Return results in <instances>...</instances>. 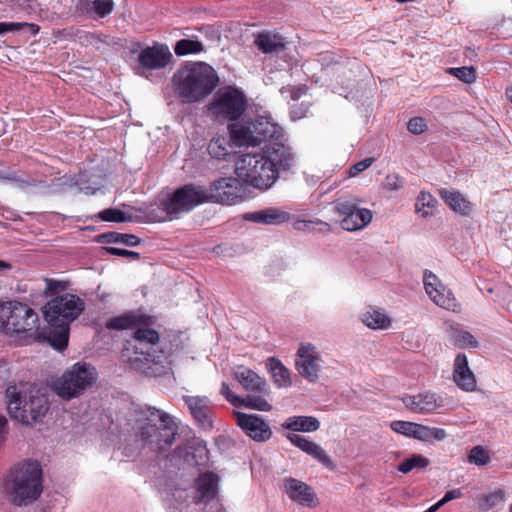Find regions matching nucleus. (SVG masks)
<instances>
[{
    "mask_svg": "<svg viewBox=\"0 0 512 512\" xmlns=\"http://www.w3.org/2000/svg\"><path fill=\"white\" fill-rule=\"evenodd\" d=\"M294 164L292 149L275 141L266 143L258 152L242 154L236 162L237 177L247 185L267 190L279 178L282 171H288Z\"/></svg>",
    "mask_w": 512,
    "mask_h": 512,
    "instance_id": "obj_1",
    "label": "nucleus"
},
{
    "mask_svg": "<svg viewBox=\"0 0 512 512\" xmlns=\"http://www.w3.org/2000/svg\"><path fill=\"white\" fill-rule=\"evenodd\" d=\"M506 500V493L503 489H497L487 494H482L477 497V506L481 511H489L502 505Z\"/></svg>",
    "mask_w": 512,
    "mask_h": 512,
    "instance_id": "obj_33",
    "label": "nucleus"
},
{
    "mask_svg": "<svg viewBox=\"0 0 512 512\" xmlns=\"http://www.w3.org/2000/svg\"><path fill=\"white\" fill-rule=\"evenodd\" d=\"M211 202L235 204L243 199L244 189L239 178L226 177L214 181L208 188Z\"/></svg>",
    "mask_w": 512,
    "mask_h": 512,
    "instance_id": "obj_16",
    "label": "nucleus"
},
{
    "mask_svg": "<svg viewBox=\"0 0 512 512\" xmlns=\"http://www.w3.org/2000/svg\"><path fill=\"white\" fill-rule=\"evenodd\" d=\"M172 82L176 96L185 104H193L201 102L216 89L219 77L209 64L196 62L177 70Z\"/></svg>",
    "mask_w": 512,
    "mask_h": 512,
    "instance_id": "obj_5",
    "label": "nucleus"
},
{
    "mask_svg": "<svg viewBox=\"0 0 512 512\" xmlns=\"http://www.w3.org/2000/svg\"><path fill=\"white\" fill-rule=\"evenodd\" d=\"M6 398L10 416L27 425L39 421L48 411L47 398L30 384L8 386Z\"/></svg>",
    "mask_w": 512,
    "mask_h": 512,
    "instance_id": "obj_7",
    "label": "nucleus"
},
{
    "mask_svg": "<svg viewBox=\"0 0 512 512\" xmlns=\"http://www.w3.org/2000/svg\"><path fill=\"white\" fill-rule=\"evenodd\" d=\"M204 50L203 44L198 40L181 39L176 42L174 52L178 56L197 54Z\"/></svg>",
    "mask_w": 512,
    "mask_h": 512,
    "instance_id": "obj_36",
    "label": "nucleus"
},
{
    "mask_svg": "<svg viewBox=\"0 0 512 512\" xmlns=\"http://www.w3.org/2000/svg\"><path fill=\"white\" fill-rule=\"evenodd\" d=\"M452 379L456 386L465 392H473L477 388L476 376L470 369L464 353L457 354L454 359Z\"/></svg>",
    "mask_w": 512,
    "mask_h": 512,
    "instance_id": "obj_22",
    "label": "nucleus"
},
{
    "mask_svg": "<svg viewBox=\"0 0 512 512\" xmlns=\"http://www.w3.org/2000/svg\"><path fill=\"white\" fill-rule=\"evenodd\" d=\"M453 343L460 348H477L478 341L468 331L455 330L452 333Z\"/></svg>",
    "mask_w": 512,
    "mask_h": 512,
    "instance_id": "obj_38",
    "label": "nucleus"
},
{
    "mask_svg": "<svg viewBox=\"0 0 512 512\" xmlns=\"http://www.w3.org/2000/svg\"><path fill=\"white\" fill-rule=\"evenodd\" d=\"M154 319L141 310H132L111 318L106 327L113 330L132 329L134 340L137 342L136 351L145 356L148 363L155 365V375L161 376L170 369L168 356L163 352H157L155 347L159 343V333L152 328Z\"/></svg>",
    "mask_w": 512,
    "mask_h": 512,
    "instance_id": "obj_2",
    "label": "nucleus"
},
{
    "mask_svg": "<svg viewBox=\"0 0 512 512\" xmlns=\"http://www.w3.org/2000/svg\"><path fill=\"white\" fill-rule=\"evenodd\" d=\"M313 225H321L326 230H330V225L321 220H298L294 222L293 227L299 231H311L313 229Z\"/></svg>",
    "mask_w": 512,
    "mask_h": 512,
    "instance_id": "obj_46",
    "label": "nucleus"
},
{
    "mask_svg": "<svg viewBox=\"0 0 512 512\" xmlns=\"http://www.w3.org/2000/svg\"><path fill=\"white\" fill-rule=\"evenodd\" d=\"M490 460L489 452L481 445L474 446L467 456V461L477 466H485Z\"/></svg>",
    "mask_w": 512,
    "mask_h": 512,
    "instance_id": "obj_39",
    "label": "nucleus"
},
{
    "mask_svg": "<svg viewBox=\"0 0 512 512\" xmlns=\"http://www.w3.org/2000/svg\"><path fill=\"white\" fill-rule=\"evenodd\" d=\"M245 220L265 224V225H279L288 222L291 219L290 214L280 208L270 207L260 211L247 213L244 216Z\"/></svg>",
    "mask_w": 512,
    "mask_h": 512,
    "instance_id": "obj_27",
    "label": "nucleus"
},
{
    "mask_svg": "<svg viewBox=\"0 0 512 512\" xmlns=\"http://www.w3.org/2000/svg\"><path fill=\"white\" fill-rule=\"evenodd\" d=\"M84 301L76 295L64 294L51 299L44 307V318L49 324L47 340L52 347L63 350L68 345L69 325L84 310Z\"/></svg>",
    "mask_w": 512,
    "mask_h": 512,
    "instance_id": "obj_4",
    "label": "nucleus"
},
{
    "mask_svg": "<svg viewBox=\"0 0 512 512\" xmlns=\"http://www.w3.org/2000/svg\"><path fill=\"white\" fill-rule=\"evenodd\" d=\"M246 109V97L232 86L220 88L208 106L209 113L218 120H237Z\"/></svg>",
    "mask_w": 512,
    "mask_h": 512,
    "instance_id": "obj_11",
    "label": "nucleus"
},
{
    "mask_svg": "<svg viewBox=\"0 0 512 512\" xmlns=\"http://www.w3.org/2000/svg\"><path fill=\"white\" fill-rule=\"evenodd\" d=\"M285 490L294 502L308 507H315L317 499L314 491L306 483L290 478L285 480Z\"/></svg>",
    "mask_w": 512,
    "mask_h": 512,
    "instance_id": "obj_26",
    "label": "nucleus"
},
{
    "mask_svg": "<svg viewBox=\"0 0 512 512\" xmlns=\"http://www.w3.org/2000/svg\"><path fill=\"white\" fill-rule=\"evenodd\" d=\"M183 400L198 425L204 430L212 429L213 413L210 400L205 396H184Z\"/></svg>",
    "mask_w": 512,
    "mask_h": 512,
    "instance_id": "obj_23",
    "label": "nucleus"
},
{
    "mask_svg": "<svg viewBox=\"0 0 512 512\" xmlns=\"http://www.w3.org/2000/svg\"><path fill=\"white\" fill-rule=\"evenodd\" d=\"M384 187L390 191H396L403 187V182L397 174H389L385 177Z\"/></svg>",
    "mask_w": 512,
    "mask_h": 512,
    "instance_id": "obj_50",
    "label": "nucleus"
},
{
    "mask_svg": "<svg viewBox=\"0 0 512 512\" xmlns=\"http://www.w3.org/2000/svg\"><path fill=\"white\" fill-rule=\"evenodd\" d=\"M291 117L293 120H295V119H299V118L303 117V114L299 113V111L292 110Z\"/></svg>",
    "mask_w": 512,
    "mask_h": 512,
    "instance_id": "obj_57",
    "label": "nucleus"
},
{
    "mask_svg": "<svg viewBox=\"0 0 512 512\" xmlns=\"http://www.w3.org/2000/svg\"><path fill=\"white\" fill-rule=\"evenodd\" d=\"M219 478L213 472L200 474L191 491L192 501L196 504L207 503L214 499L218 492Z\"/></svg>",
    "mask_w": 512,
    "mask_h": 512,
    "instance_id": "obj_21",
    "label": "nucleus"
},
{
    "mask_svg": "<svg viewBox=\"0 0 512 512\" xmlns=\"http://www.w3.org/2000/svg\"><path fill=\"white\" fill-rule=\"evenodd\" d=\"M172 54L168 46L154 44L143 48L138 55V73L146 75L151 70H158L166 67L171 61Z\"/></svg>",
    "mask_w": 512,
    "mask_h": 512,
    "instance_id": "obj_17",
    "label": "nucleus"
},
{
    "mask_svg": "<svg viewBox=\"0 0 512 512\" xmlns=\"http://www.w3.org/2000/svg\"><path fill=\"white\" fill-rule=\"evenodd\" d=\"M424 512H436V509L434 508V506L432 505L429 509H427L426 511Z\"/></svg>",
    "mask_w": 512,
    "mask_h": 512,
    "instance_id": "obj_60",
    "label": "nucleus"
},
{
    "mask_svg": "<svg viewBox=\"0 0 512 512\" xmlns=\"http://www.w3.org/2000/svg\"><path fill=\"white\" fill-rule=\"evenodd\" d=\"M407 128L412 134L419 135L427 130V123L422 117H413L408 121Z\"/></svg>",
    "mask_w": 512,
    "mask_h": 512,
    "instance_id": "obj_47",
    "label": "nucleus"
},
{
    "mask_svg": "<svg viewBox=\"0 0 512 512\" xmlns=\"http://www.w3.org/2000/svg\"><path fill=\"white\" fill-rule=\"evenodd\" d=\"M423 285L427 296L435 305L454 313L461 311V305L454 297L452 291L433 272L429 270L424 271Z\"/></svg>",
    "mask_w": 512,
    "mask_h": 512,
    "instance_id": "obj_14",
    "label": "nucleus"
},
{
    "mask_svg": "<svg viewBox=\"0 0 512 512\" xmlns=\"http://www.w3.org/2000/svg\"><path fill=\"white\" fill-rule=\"evenodd\" d=\"M238 426L253 440L265 442L272 436V431L265 420L255 414L235 412Z\"/></svg>",
    "mask_w": 512,
    "mask_h": 512,
    "instance_id": "obj_20",
    "label": "nucleus"
},
{
    "mask_svg": "<svg viewBox=\"0 0 512 512\" xmlns=\"http://www.w3.org/2000/svg\"><path fill=\"white\" fill-rule=\"evenodd\" d=\"M390 427L394 432L411 438L413 433L412 431L415 428V423L397 420L391 422Z\"/></svg>",
    "mask_w": 512,
    "mask_h": 512,
    "instance_id": "obj_44",
    "label": "nucleus"
},
{
    "mask_svg": "<svg viewBox=\"0 0 512 512\" xmlns=\"http://www.w3.org/2000/svg\"><path fill=\"white\" fill-rule=\"evenodd\" d=\"M437 205V200L430 193L421 192L416 200V212L423 218L432 215V209Z\"/></svg>",
    "mask_w": 512,
    "mask_h": 512,
    "instance_id": "obj_35",
    "label": "nucleus"
},
{
    "mask_svg": "<svg viewBox=\"0 0 512 512\" xmlns=\"http://www.w3.org/2000/svg\"><path fill=\"white\" fill-rule=\"evenodd\" d=\"M24 184H26V182L21 181L20 186L22 187V185H24Z\"/></svg>",
    "mask_w": 512,
    "mask_h": 512,
    "instance_id": "obj_61",
    "label": "nucleus"
},
{
    "mask_svg": "<svg viewBox=\"0 0 512 512\" xmlns=\"http://www.w3.org/2000/svg\"><path fill=\"white\" fill-rule=\"evenodd\" d=\"M506 96L512 102V87L506 90Z\"/></svg>",
    "mask_w": 512,
    "mask_h": 512,
    "instance_id": "obj_59",
    "label": "nucleus"
},
{
    "mask_svg": "<svg viewBox=\"0 0 512 512\" xmlns=\"http://www.w3.org/2000/svg\"><path fill=\"white\" fill-rule=\"evenodd\" d=\"M205 202H210L208 188L187 184L177 189L173 196L163 203V209L168 215H177Z\"/></svg>",
    "mask_w": 512,
    "mask_h": 512,
    "instance_id": "obj_13",
    "label": "nucleus"
},
{
    "mask_svg": "<svg viewBox=\"0 0 512 512\" xmlns=\"http://www.w3.org/2000/svg\"><path fill=\"white\" fill-rule=\"evenodd\" d=\"M510 512H512V504L510 505Z\"/></svg>",
    "mask_w": 512,
    "mask_h": 512,
    "instance_id": "obj_62",
    "label": "nucleus"
},
{
    "mask_svg": "<svg viewBox=\"0 0 512 512\" xmlns=\"http://www.w3.org/2000/svg\"><path fill=\"white\" fill-rule=\"evenodd\" d=\"M462 496V492L460 489H453V490H450L448 491L444 497L439 500L437 503H435L433 506L434 508L436 509V511L442 507L444 504H446L447 502L451 501V500H454V499H459L460 497Z\"/></svg>",
    "mask_w": 512,
    "mask_h": 512,
    "instance_id": "obj_52",
    "label": "nucleus"
},
{
    "mask_svg": "<svg viewBox=\"0 0 512 512\" xmlns=\"http://www.w3.org/2000/svg\"><path fill=\"white\" fill-rule=\"evenodd\" d=\"M230 141L225 137H217L210 141L208 145L209 154L218 160L226 159L231 152Z\"/></svg>",
    "mask_w": 512,
    "mask_h": 512,
    "instance_id": "obj_34",
    "label": "nucleus"
},
{
    "mask_svg": "<svg viewBox=\"0 0 512 512\" xmlns=\"http://www.w3.org/2000/svg\"><path fill=\"white\" fill-rule=\"evenodd\" d=\"M266 368L271 373L272 380L278 388L291 386L292 381L289 370L280 362V360L270 357L266 361Z\"/></svg>",
    "mask_w": 512,
    "mask_h": 512,
    "instance_id": "obj_32",
    "label": "nucleus"
},
{
    "mask_svg": "<svg viewBox=\"0 0 512 512\" xmlns=\"http://www.w3.org/2000/svg\"><path fill=\"white\" fill-rule=\"evenodd\" d=\"M96 369L88 363L78 362L52 383L53 391L64 400L82 395L97 380Z\"/></svg>",
    "mask_w": 512,
    "mask_h": 512,
    "instance_id": "obj_9",
    "label": "nucleus"
},
{
    "mask_svg": "<svg viewBox=\"0 0 512 512\" xmlns=\"http://www.w3.org/2000/svg\"><path fill=\"white\" fill-rule=\"evenodd\" d=\"M106 237H108V241L109 242H114V243H123L127 246H136L140 243V239L133 235V234H126V233H117V232H114V233H110L109 235H106Z\"/></svg>",
    "mask_w": 512,
    "mask_h": 512,
    "instance_id": "obj_41",
    "label": "nucleus"
},
{
    "mask_svg": "<svg viewBox=\"0 0 512 512\" xmlns=\"http://www.w3.org/2000/svg\"><path fill=\"white\" fill-rule=\"evenodd\" d=\"M107 251L112 255H117V256H122V257H132L134 259H138L140 256L139 253H137V252L126 250V249L115 248V247H109V248H107Z\"/></svg>",
    "mask_w": 512,
    "mask_h": 512,
    "instance_id": "obj_53",
    "label": "nucleus"
},
{
    "mask_svg": "<svg viewBox=\"0 0 512 512\" xmlns=\"http://www.w3.org/2000/svg\"><path fill=\"white\" fill-rule=\"evenodd\" d=\"M113 7L114 3L112 0H92V9L100 17L110 14Z\"/></svg>",
    "mask_w": 512,
    "mask_h": 512,
    "instance_id": "obj_45",
    "label": "nucleus"
},
{
    "mask_svg": "<svg viewBox=\"0 0 512 512\" xmlns=\"http://www.w3.org/2000/svg\"><path fill=\"white\" fill-rule=\"evenodd\" d=\"M10 501L16 506L35 502L43 491L42 468L37 461H23L11 470L6 485Z\"/></svg>",
    "mask_w": 512,
    "mask_h": 512,
    "instance_id": "obj_6",
    "label": "nucleus"
},
{
    "mask_svg": "<svg viewBox=\"0 0 512 512\" xmlns=\"http://www.w3.org/2000/svg\"><path fill=\"white\" fill-rule=\"evenodd\" d=\"M11 269V264L9 262L0 260V272L8 271Z\"/></svg>",
    "mask_w": 512,
    "mask_h": 512,
    "instance_id": "obj_56",
    "label": "nucleus"
},
{
    "mask_svg": "<svg viewBox=\"0 0 512 512\" xmlns=\"http://www.w3.org/2000/svg\"><path fill=\"white\" fill-rule=\"evenodd\" d=\"M135 430L144 447L165 451L174 443L178 425L170 414L149 406L136 411Z\"/></svg>",
    "mask_w": 512,
    "mask_h": 512,
    "instance_id": "obj_3",
    "label": "nucleus"
},
{
    "mask_svg": "<svg viewBox=\"0 0 512 512\" xmlns=\"http://www.w3.org/2000/svg\"><path fill=\"white\" fill-rule=\"evenodd\" d=\"M402 402L414 413L428 414L445 406V399L433 391H422L416 395H405Z\"/></svg>",
    "mask_w": 512,
    "mask_h": 512,
    "instance_id": "obj_19",
    "label": "nucleus"
},
{
    "mask_svg": "<svg viewBox=\"0 0 512 512\" xmlns=\"http://www.w3.org/2000/svg\"><path fill=\"white\" fill-rule=\"evenodd\" d=\"M101 220L106 222L122 223L127 221L125 213L119 209L108 208L99 213Z\"/></svg>",
    "mask_w": 512,
    "mask_h": 512,
    "instance_id": "obj_42",
    "label": "nucleus"
},
{
    "mask_svg": "<svg viewBox=\"0 0 512 512\" xmlns=\"http://www.w3.org/2000/svg\"><path fill=\"white\" fill-rule=\"evenodd\" d=\"M360 319L364 325L373 330H386L392 324L391 318L375 307H368L361 313Z\"/></svg>",
    "mask_w": 512,
    "mask_h": 512,
    "instance_id": "obj_30",
    "label": "nucleus"
},
{
    "mask_svg": "<svg viewBox=\"0 0 512 512\" xmlns=\"http://www.w3.org/2000/svg\"><path fill=\"white\" fill-rule=\"evenodd\" d=\"M446 431L442 428L430 427V439L434 438L438 441L445 439Z\"/></svg>",
    "mask_w": 512,
    "mask_h": 512,
    "instance_id": "obj_54",
    "label": "nucleus"
},
{
    "mask_svg": "<svg viewBox=\"0 0 512 512\" xmlns=\"http://www.w3.org/2000/svg\"><path fill=\"white\" fill-rule=\"evenodd\" d=\"M57 286H58V283L54 282V281H49L47 283V287L49 290H56Z\"/></svg>",
    "mask_w": 512,
    "mask_h": 512,
    "instance_id": "obj_58",
    "label": "nucleus"
},
{
    "mask_svg": "<svg viewBox=\"0 0 512 512\" xmlns=\"http://www.w3.org/2000/svg\"><path fill=\"white\" fill-rule=\"evenodd\" d=\"M231 375L242 389L248 392V395L263 397L264 399L269 396L270 390L266 379L252 369L240 365L233 370Z\"/></svg>",
    "mask_w": 512,
    "mask_h": 512,
    "instance_id": "obj_18",
    "label": "nucleus"
},
{
    "mask_svg": "<svg viewBox=\"0 0 512 512\" xmlns=\"http://www.w3.org/2000/svg\"><path fill=\"white\" fill-rule=\"evenodd\" d=\"M373 163V158H366L360 162H357L349 169V177H355L368 169Z\"/></svg>",
    "mask_w": 512,
    "mask_h": 512,
    "instance_id": "obj_49",
    "label": "nucleus"
},
{
    "mask_svg": "<svg viewBox=\"0 0 512 512\" xmlns=\"http://www.w3.org/2000/svg\"><path fill=\"white\" fill-rule=\"evenodd\" d=\"M220 393L225 399L235 407L244 406L246 408L268 412L272 410L271 404L263 397H255L254 395H247L240 397L231 391L229 385L225 382L221 385Z\"/></svg>",
    "mask_w": 512,
    "mask_h": 512,
    "instance_id": "obj_24",
    "label": "nucleus"
},
{
    "mask_svg": "<svg viewBox=\"0 0 512 512\" xmlns=\"http://www.w3.org/2000/svg\"><path fill=\"white\" fill-rule=\"evenodd\" d=\"M229 129L232 139L239 146H257L262 142L280 141L283 135L282 128L265 116L232 123Z\"/></svg>",
    "mask_w": 512,
    "mask_h": 512,
    "instance_id": "obj_8",
    "label": "nucleus"
},
{
    "mask_svg": "<svg viewBox=\"0 0 512 512\" xmlns=\"http://www.w3.org/2000/svg\"><path fill=\"white\" fill-rule=\"evenodd\" d=\"M38 320L37 313L27 304L18 301L0 303V330L6 334L32 331Z\"/></svg>",
    "mask_w": 512,
    "mask_h": 512,
    "instance_id": "obj_10",
    "label": "nucleus"
},
{
    "mask_svg": "<svg viewBox=\"0 0 512 512\" xmlns=\"http://www.w3.org/2000/svg\"><path fill=\"white\" fill-rule=\"evenodd\" d=\"M450 73L465 83H472L476 78V73L472 67L451 68Z\"/></svg>",
    "mask_w": 512,
    "mask_h": 512,
    "instance_id": "obj_43",
    "label": "nucleus"
},
{
    "mask_svg": "<svg viewBox=\"0 0 512 512\" xmlns=\"http://www.w3.org/2000/svg\"><path fill=\"white\" fill-rule=\"evenodd\" d=\"M280 93L284 98L298 100L303 94V89L296 86H285L281 88Z\"/></svg>",
    "mask_w": 512,
    "mask_h": 512,
    "instance_id": "obj_51",
    "label": "nucleus"
},
{
    "mask_svg": "<svg viewBox=\"0 0 512 512\" xmlns=\"http://www.w3.org/2000/svg\"><path fill=\"white\" fill-rule=\"evenodd\" d=\"M323 359L317 347L301 343L296 352L295 368L299 375L309 382H316L321 372Z\"/></svg>",
    "mask_w": 512,
    "mask_h": 512,
    "instance_id": "obj_15",
    "label": "nucleus"
},
{
    "mask_svg": "<svg viewBox=\"0 0 512 512\" xmlns=\"http://www.w3.org/2000/svg\"><path fill=\"white\" fill-rule=\"evenodd\" d=\"M428 465V460L422 455L415 454L412 457L402 461L398 470L404 474L409 473L414 468H424Z\"/></svg>",
    "mask_w": 512,
    "mask_h": 512,
    "instance_id": "obj_40",
    "label": "nucleus"
},
{
    "mask_svg": "<svg viewBox=\"0 0 512 512\" xmlns=\"http://www.w3.org/2000/svg\"><path fill=\"white\" fill-rule=\"evenodd\" d=\"M288 440L304 453L313 457L315 460L323 464L325 467L333 469L334 463L327 455L325 450L316 442H313L298 434H290L287 436Z\"/></svg>",
    "mask_w": 512,
    "mask_h": 512,
    "instance_id": "obj_25",
    "label": "nucleus"
},
{
    "mask_svg": "<svg viewBox=\"0 0 512 512\" xmlns=\"http://www.w3.org/2000/svg\"><path fill=\"white\" fill-rule=\"evenodd\" d=\"M412 437L420 441L430 440V427L415 423V428L412 431Z\"/></svg>",
    "mask_w": 512,
    "mask_h": 512,
    "instance_id": "obj_48",
    "label": "nucleus"
},
{
    "mask_svg": "<svg viewBox=\"0 0 512 512\" xmlns=\"http://www.w3.org/2000/svg\"><path fill=\"white\" fill-rule=\"evenodd\" d=\"M254 43L265 54H278L284 51L286 46L282 36L269 31L257 34Z\"/></svg>",
    "mask_w": 512,
    "mask_h": 512,
    "instance_id": "obj_28",
    "label": "nucleus"
},
{
    "mask_svg": "<svg viewBox=\"0 0 512 512\" xmlns=\"http://www.w3.org/2000/svg\"><path fill=\"white\" fill-rule=\"evenodd\" d=\"M282 427L294 432H315L320 428V421L314 416H291L282 424Z\"/></svg>",
    "mask_w": 512,
    "mask_h": 512,
    "instance_id": "obj_31",
    "label": "nucleus"
},
{
    "mask_svg": "<svg viewBox=\"0 0 512 512\" xmlns=\"http://www.w3.org/2000/svg\"><path fill=\"white\" fill-rule=\"evenodd\" d=\"M361 203L362 200L354 195H344L333 202L335 211L342 216L341 225L344 230H362L372 221V211L360 207Z\"/></svg>",
    "mask_w": 512,
    "mask_h": 512,
    "instance_id": "obj_12",
    "label": "nucleus"
},
{
    "mask_svg": "<svg viewBox=\"0 0 512 512\" xmlns=\"http://www.w3.org/2000/svg\"><path fill=\"white\" fill-rule=\"evenodd\" d=\"M7 425L8 421L6 417L0 416V442L4 441L6 434H7Z\"/></svg>",
    "mask_w": 512,
    "mask_h": 512,
    "instance_id": "obj_55",
    "label": "nucleus"
},
{
    "mask_svg": "<svg viewBox=\"0 0 512 512\" xmlns=\"http://www.w3.org/2000/svg\"><path fill=\"white\" fill-rule=\"evenodd\" d=\"M440 197L455 213L467 216L472 211V204L458 191L441 189Z\"/></svg>",
    "mask_w": 512,
    "mask_h": 512,
    "instance_id": "obj_29",
    "label": "nucleus"
},
{
    "mask_svg": "<svg viewBox=\"0 0 512 512\" xmlns=\"http://www.w3.org/2000/svg\"><path fill=\"white\" fill-rule=\"evenodd\" d=\"M19 30H26L32 35H36L40 28L38 25L34 23L27 22H0V35L15 32Z\"/></svg>",
    "mask_w": 512,
    "mask_h": 512,
    "instance_id": "obj_37",
    "label": "nucleus"
}]
</instances>
